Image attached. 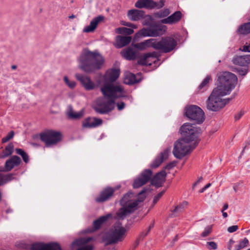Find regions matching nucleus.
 <instances>
[{
  "label": "nucleus",
  "mask_w": 250,
  "mask_h": 250,
  "mask_svg": "<svg viewBox=\"0 0 250 250\" xmlns=\"http://www.w3.org/2000/svg\"><path fill=\"white\" fill-rule=\"evenodd\" d=\"M210 79V78L209 76L206 77L205 79L203 80L202 83L199 86V89H202L204 87L206 86L208 83Z\"/></svg>",
  "instance_id": "obj_45"
},
{
  "label": "nucleus",
  "mask_w": 250,
  "mask_h": 250,
  "mask_svg": "<svg viewBox=\"0 0 250 250\" xmlns=\"http://www.w3.org/2000/svg\"><path fill=\"white\" fill-rule=\"evenodd\" d=\"M242 51L250 52V42L246 43V44L244 46Z\"/></svg>",
  "instance_id": "obj_53"
},
{
  "label": "nucleus",
  "mask_w": 250,
  "mask_h": 250,
  "mask_svg": "<svg viewBox=\"0 0 250 250\" xmlns=\"http://www.w3.org/2000/svg\"><path fill=\"white\" fill-rule=\"evenodd\" d=\"M171 148L167 147L158 155L151 164V167L156 168L158 167L164 161L166 160L170 152Z\"/></svg>",
  "instance_id": "obj_16"
},
{
  "label": "nucleus",
  "mask_w": 250,
  "mask_h": 250,
  "mask_svg": "<svg viewBox=\"0 0 250 250\" xmlns=\"http://www.w3.org/2000/svg\"><path fill=\"white\" fill-rule=\"evenodd\" d=\"M93 240L92 237H85L78 239L73 241L71 244L72 249L78 247L77 250H92L93 246L88 243Z\"/></svg>",
  "instance_id": "obj_13"
},
{
  "label": "nucleus",
  "mask_w": 250,
  "mask_h": 250,
  "mask_svg": "<svg viewBox=\"0 0 250 250\" xmlns=\"http://www.w3.org/2000/svg\"><path fill=\"white\" fill-rule=\"evenodd\" d=\"M21 162L20 158L17 156H13L8 160L5 164L4 171H10L14 167L19 166Z\"/></svg>",
  "instance_id": "obj_20"
},
{
  "label": "nucleus",
  "mask_w": 250,
  "mask_h": 250,
  "mask_svg": "<svg viewBox=\"0 0 250 250\" xmlns=\"http://www.w3.org/2000/svg\"><path fill=\"white\" fill-rule=\"evenodd\" d=\"M153 34L152 26L148 28H143L135 34L134 39L138 40L143 37H153Z\"/></svg>",
  "instance_id": "obj_29"
},
{
  "label": "nucleus",
  "mask_w": 250,
  "mask_h": 250,
  "mask_svg": "<svg viewBox=\"0 0 250 250\" xmlns=\"http://www.w3.org/2000/svg\"><path fill=\"white\" fill-rule=\"evenodd\" d=\"M41 140L43 142L46 146L51 147L56 145L62 140V135L61 132L54 130H47L40 135Z\"/></svg>",
  "instance_id": "obj_9"
},
{
  "label": "nucleus",
  "mask_w": 250,
  "mask_h": 250,
  "mask_svg": "<svg viewBox=\"0 0 250 250\" xmlns=\"http://www.w3.org/2000/svg\"><path fill=\"white\" fill-rule=\"evenodd\" d=\"M170 14V11L168 9H165L163 10H161L155 14L157 17L158 18H164L167 17Z\"/></svg>",
  "instance_id": "obj_42"
},
{
  "label": "nucleus",
  "mask_w": 250,
  "mask_h": 250,
  "mask_svg": "<svg viewBox=\"0 0 250 250\" xmlns=\"http://www.w3.org/2000/svg\"><path fill=\"white\" fill-rule=\"evenodd\" d=\"M63 80L65 84L70 89H74L76 86V83L74 81L70 80L67 76L63 77Z\"/></svg>",
  "instance_id": "obj_38"
},
{
  "label": "nucleus",
  "mask_w": 250,
  "mask_h": 250,
  "mask_svg": "<svg viewBox=\"0 0 250 250\" xmlns=\"http://www.w3.org/2000/svg\"><path fill=\"white\" fill-rule=\"evenodd\" d=\"M84 109H82L80 111H76L72 108H70L67 112L68 117L72 120H79L84 115Z\"/></svg>",
  "instance_id": "obj_30"
},
{
  "label": "nucleus",
  "mask_w": 250,
  "mask_h": 250,
  "mask_svg": "<svg viewBox=\"0 0 250 250\" xmlns=\"http://www.w3.org/2000/svg\"><path fill=\"white\" fill-rule=\"evenodd\" d=\"M114 191V190L110 188L104 189L101 193L100 196L96 198V202H103L107 200L112 195Z\"/></svg>",
  "instance_id": "obj_25"
},
{
  "label": "nucleus",
  "mask_w": 250,
  "mask_h": 250,
  "mask_svg": "<svg viewBox=\"0 0 250 250\" xmlns=\"http://www.w3.org/2000/svg\"><path fill=\"white\" fill-rule=\"evenodd\" d=\"M249 244V240L247 238H245L240 241L239 244L235 246V250H240L247 246Z\"/></svg>",
  "instance_id": "obj_39"
},
{
  "label": "nucleus",
  "mask_w": 250,
  "mask_h": 250,
  "mask_svg": "<svg viewBox=\"0 0 250 250\" xmlns=\"http://www.w3.org/2000/svg\"><path fill=\"white\" fill-rule=\"evenodd\" d=\"M232 62L234 64L246 66L250 64V55H241L235 56Z\"/></svg>",
  "instance_id": "obj_21"
},
{
  "label": "nucleus",
  "mask_w": 250,
  "mask_h": 250,
  "mask_svg": "<svg viewBox=\"0 0 250 250\" xmlns=\"http://www.w3.org/2000/svg\"><path fill=\"white\" fill-rule=\"evenodd\" d=\"M211 184L210 183L208 184L205 186L207 188H208L210 186Z\"/></svg>",
  "instance_id": "obj_62"
},
{
  "label": "nucleus",
  "mask_w": 250,
  "mask_h": 250,
  "mask_svg": "<svg viewBox=\"0 0 250 250\" xmlns=\"http://www.w3.org/2000/svg\"><path fill=\"white\" fill-rule=\"evenodd\" d=\"M14 145L10 143L6 146L2 152L0 153V158H4L11 155L13 152Z\"/></svg>",
  "instance_id": "obj_32"
},
{
  "label": "nucleus",
  "mask_w": 250,
  "mask_h": 250,
  "mask_svg": "<svg viewBox=\"0 0 250 250\" xmlns=\"http://www.w3.org/2000/svg\"><path fill=\"white\" fill-rule=\"evenodd\" d=\"M238 72L239 75H242V76H245L247 73L248 70L246 68H244L243 69H238Z\"/></svg>",
  "instance_id": "obj_54"
},
{
  "label": "nucleus",
  "mask_w": 250,
  "mask_h": 250,
  "mask_svg": "<svg viewBox=\"0 0 250 250\" xmlns=\"http://www.w3.org/2000/svg\"><path fill=\"white\" fill-rule=\"evenodd\" d=\"M181 16V13L180 11H176L167 18L162 20L161 22L165 24H173L180 20Z\"/></svg>",
  "instance_id": "obj_27"
},
{
  "label": "nucleus",
  "mask_w": 250,
  "mask_h": 250,
  "mask_svg": "<svg viewBox=\"0 0 250 250\" xmlns=\"http://www.w3.org/2000/svg\"><path fill=\"white\" fill-rule=\"evenodd\" d=\"M111 216V214H108L106 215L102 216L98 219L95 220L93 223L94 229H99L101 225L110 218Z\"/></svg>",
  "instance_id": "obj_34"
},
{
  "label": "nucleus",
  "mask_w": 250,
  "mask_h": 250,
  "mask_svg": "<svg viewBox=\"0 0 250 250\" xmlns=\"http://www.w3.org/2000/svg\"><path fill=\"white\" fill-rule=\"evenodd\" d=\"M117 105L119 110L123 109L125 107V104L123 102L118 103Z\"/></svg>",
  "instance_id": "obj_55"
},
{
  "label": "nucleus",
  "mask_w": 250,
  "mask_h": 250,
  "mask_svg": "<svg viewBox=\"0 0 250 250\" xmlns=\"http://www.w3.org/2000/svg\"><path fill=\"white\" fill-rule=\"evenodd\" d=\"M16 152L17 154L21 155L25 163H27L28 162V156L22 149L17 148L16 149Z\"/></svg>",
  "instance_id": "obj_40"
},
{
  "label": "nucleus",
  "mask_w": 250,
  "mask_h": 250,
  "mask_svg": "<svg viewBox=\"0 0 250 250\" xmlns=\"http://www.w3.org/2000/svg\"><path fill=\"white\" fill-rule=\"evenodd\" d=\"M122 56L127 60H132L136 58L137 51L135 49L133 45L127 47L121 52Z\"/></svg>",
  "instance_id": "obj_24"
},
{
  "label": "nucleus",
  "mask_w": 250,
  "mask_h": 250,
  "mask_svg": "<svg viewBox=\"0 0 250 250\" xmlns=\"http://www.w3.org/2000/svg\"><path fill=\"white\" fill-rule=\"evenodd\" d=\"M152 227H153V225H152L151 226H150V227H149V229H148L147 230V231L145 233V235H144V236H146V235L147 234V233H148V232L149 231V230L150 229H151Z\"/></svg>",
  "instance_id": "obj_61"
},
{
  "label": "nucleus",
  "mask_w": 250,
  "mask_h": 250,
  "mask_svg": "<svg viewBox=\"0 0 250 250\" xmlns=\"http://www.w3.org/2000/svg\"><path fill=\"white\" fill-rule=\"evenodd\" d=\"M185 114L188 118L194 121L197 124L202 123L205 120L203 111L196 105H191L187 106L185 108Z\"/></svg>",
  "instance_id": "obj_10"
},
{
  "label": "nucleus",
  "mask_w": 250,
  "mask_h": 250,
  "mask_svg": "<svg viewBox=\"0 0 250 250\" xmlns=\"http://www.w3.org/2000/svg\"><path fill=\"white\" fill-rule=\"evenodd\" d=\"M245 112L244 111H240L235 115V120H238L244 114Z\"/></svg>",
  "instance_id": "obj_52"
},
{
  "label": "nucleus",
  "mask_w": 250,
  "mask_h": 250,
  "mask_svg": "<svg viewBox=\"0 0 250 250\" xmlns=\"http://www.w3.org/2000/svg\"><path fill=\"white\" fill-rule=\"evenodd\" d=\"M120 23L122 25L131 27V29H132L133 30V29H137L138 28L137 25L129 22L122 21H121Z\"/></svg>",
  "instance_id": "obj_43"
},
{
  "label": "nucleus",
  "mask_w": 250,
  "mask_h": 250,
  "mask_svg": "<svg viewBox=\"0 0 250 250\" xmlns=\"http://www.w3.org/2000/svg\"><path fill=\"white\" fill-rule=\"evenodd\" d=\"M227 95L214 89L207 101V108L212 111H217L223 108L229 102V100L223 99Z\"/></svg>",
  "instance_id": "obj_5"
},
{
  "label": "nucleus",
  "mask_w": 250,
  "mask_h": 250,
  "mask_svg": "<svg viewBox=\"0 0 250 250\" xmlns=\"http://www.w3.org/2000/svg\"><path fill=\"white\" fill-rule=\"evenodd\" d=\"M239 185V184H235L233 186V188L235 192H237V188H238Z\"/></svg>",
  "instance_id": "obj_56"
},
{
  "label": "nucleus",
  "mask_w": 250,
  "mask_h": 250,
  "mask_svg": "<svg viewBox=\"0 0 250 250\" xmlns=\"http://www.w3.org/2000/svg\"><path fill=\"white\" fill-rule=\"evenodd\" d=\"M14 135V132L13 131H10L6 137H4L2 139V142L3 143H6L9 140L12 139Z\"/></svg>",
  "instance_id": "obj_44"
},
{
  "label": "nucleus",
  "mask_w": 250,
  "mask_h": 250,
  "mask_svg": "<svg viewBox=\"0 0 250 250\" xmlns=\"http://www.w3.org/2000/svg\"><path fill=\"white\" fill-rule=\"evenodd\" d=\"M78 66L84 72L90 73L102 68L104 59L97 50L91 51L84 49L78 59Z\"/></svg>",
  "instance_id": "obj_2"
},
{
  "label": "nucleus",
  "mask_w": 250,
  "mask_h": 250,
  "mask_svg": "<svg viewBox=\"0 0 250 250\" xmlns=\"http://www.w3.org/2000/svg\"><path fill=\"white\" fill-rule=\"evenodd\" d=\"M237 31L239 34L242 35L250 34V22L244 23L240 25Z\"/></svg>",
  "instance_id": "obj_33"
},
{
  "label": "nucleus",
  "mask_w": 250,
  "mask_h": 250,
  "mask_svg": "<svg viewBox=\"0 0 250 250\" xmlns=\"http://www.w3.org/2000/svg\"><path fill=\"white\" fill-rule=\"evenodd\" d=\"M176 41L172 37L163 38L158 42L155 41V49L161 50L163 52L168 53L172 51L177 46Z\"/></svg>",
  "instance_id": "obj_11"
},
{
  "label": "nucleus",
  "mask_w": 250,
  "mask_h": 250,
  "mask_svg": "<svg viewBox=\"0 0 250 250\" xmlns=\"http://www.w3.org/2000/svg\"><path fill=\"white\" fill-rule=\"evenodd\" d=\"M152 172L150 170L146 169L142 172L140 175L134 181L133 187L137 188L146 184L150 179Z\"/></svg>",
  "instance_id": "obj_14"
},
{
  "label": "nucleus",
  "mask_w": 250,
  "mask_h": 250,
  "mask_svg": "<svg viewBox=\"0 0 250 250\" xmlns=\"http://www.w3.org/2000/svg\"><path fill=\"white\" fill-rule=\"evenodd\" d=\"M152 32H153V37H158L164 34L166 30L167 27L163 25H155L152 26Z\"/></svg>",
  "instance_id": "obj_31"
},
{
  "label": "nucleus",
  "mask_w": 250,
  "mask_h": 250,
  "mask_svg": "<svg viewBox=\"0 0 250 250\" xmlns=\"http://www.w3.org/2000/svg\"><path fill=\"white\" fill-rule=\"evenodd\" d=\"M237 83V78L229 72H222L217 74V87L214 89L224 94H229Z\"/></svg>",
  "instance_id": "obj_4"
},
{
  "label": "nucleus",
  "mask_w": 250,
  "mask_h": 250,
  "mask_svg": "<svg viewBox=\"0 0 250 250\" xmlns=\"http://www.w3.org/2000/svg\"><path fill=\"white\" fill-rule=\"evenodd\" d=\"M138 82L135 76L131 73H126L124 78V83L127 84H132Z\"/></svg>",
  "instance_id": "obj_35"
},
{
  "label": "nucleus",
  "mask_w": 250,
  "mask_h": 250,
  "mask_svg": "<svg viewBox=\"0 0 250 250\" xmlns=\"http://www.w3.org/2000/svg\"><path fill=\"white\" fill-rule=\"evenodd\" d=\"M156 54L155 53L145 54L138 61V63L144 65H150L152 62H156Z\"/></svg>",
  "instance_id": "obj_19"
},
{
  "label": "nucleus",
  "mask_w": 250,
  "mask_h": 250,
  "mask_svg": "<svg viewBox=\"0 0 250 250\" xmlns=\"http://www.w3.org/2000/svg\"><path fill=\"white\" fill-rule=\"evenodd\" d=\"M167 173L164 170L158 173L152 179L151 183L156 187H161L166 180Z\"/></svg>",
  "instance_id": "obj_22"
},
{
  "label": "nucleus",
  "mask_w": 250,
  "mask_h": 250,
  "mask_svg": "<svg viewBox=\"0 0 250 250\" xmlns=\"http://www.w3.org/2000/svg\"><path fill=\"white\" fill-rule=\"evenodd\" d=\"M202 179V177H200L198 180L193 185V188H194Z\"/></svg>",
  "instance_id": "obj_58"
},
{
  "label": "nucleus",
  "mask_w": 250,
  "mask_h": 250,
  "mask_svg": "<svg viewBox=\"0 0 250 250\" xmlns=\"http://www.w3.org/2000/svg\"><path fill=\"white\" fill-rule=\"evenodd\" d=\"M155 40L154 39H150L144 42L134 44L133 46L135 48L143 50L150 47L155 48Z\"/></svg>",
  "instance_id": "obj_26"
},
{
  "label": "nucleus",
  "mask_w": 250,
  "mask_h": 250,
  "mask_svg": "<svg viewBox=\"0 0 250 250\" xmlns=\"http://www.w3.org/2000/svg\"><path fill=\"white\" fill-rule=\"evenodd\" d=\"M228 208V205L227 204H226L224 205L222 210L224 211L225 210H226Z\"/></svg>",
  "instance_id": "obj_59"
},
{
  "label": "nucleus",
  "mask_w": 250,
  "mask_h": 250,
  "mask_svg": "<svg viewBox=\"0 0 250 250\" xmlns=\"http://www.w3.org/2000/svg\"><path fill=\"white\" fill-rule=\"evenodd\" d=\"M31 250H62L58 243H53L47 244L42 243H34L32 245Z\"/></svg>",
  "instance_id": "obj_15"
},
{
  "label": "nucleus",
  "mask_w": 250,
  "mask_h": 250,
  "mask_svg": "<svg viewBox=\"0 0 250 250\" xmlns=\"http://www.w3.org/2000/svg\"><path fill=\"white\" fill-rule=\"evenodd\" d=\"M144 12L137 9L129 10L127 12L128 19L132 21H139L144 17Z\"/></svg>",
  "instance_id": "obj_23"
},
{
  "label": "nucleus",
  "mask_w": 250,
  "mask_h": 250,
  "mask_svg": "<svg viewBox=\"0 0 250 250\" xmlns=\"http://www.w3.org/2000/svg\"><path fill=\"white\" fill-rule=\"evenodd\" d=\"M102 123L103 121L100 118L88 117L83 121L82 126L84 128H93L100 125Z\"/></svg>",
  "instance_id": "obj_18"
},
{
  "label": "nucleus",
  "mask_w": 250,
  "mask_h": 250,
  "mask_svg": "<svg viewBox=\"0 0 250 250\" xmlns=\"http://www.w3.org/2000/svg\"><path fill=\"white\" fill-rule=\"evenodd\" d=\"M164 193V191H161L154 197L153 201V202L154 204H155L158 202L160 198L162 196Z\"/></svg>",
  "instance_id": "obj_49"
},
{
  "label": "nucleus",
  "mask_w": 250,
  "mask_h": 250,
  "mask_svg": "<svg viewBox=\"0 0 250 250\" xmlns=\"http://www.w3.org/2000/svg\"><path fill=\"white\" fill-rule=\"evenodd\" d=\"M188 203L187 202H184L181 204H179L176 207H175V208L172 210V212L174 214H177L181 212H182L184 208L187 206Z\"/></svg>",
  "instance_id": "obj_37"
},
{
  "label": "nucleus",
  "mask_w": 250,
  "mask_h": 250,
  "mask_svg": "<svg viewBox=\"0 0 250 250\" xmlns=\"http://www.w3.org/2000/svg\"><path fill=\"white\" fill-rule=\"evenodd\" d=\"M180 131L182 139L197 145L199 142L198 137L201 133L199 128L190 124L186 123L181 126Z\"/></svg>",
  "instance_id": "obj_7"
},
{
  "label": "nucleus",
  "mask_w": 250,
  "mask_h": 250,
  "mask_svg": "<svg viewBox=\"0 0 250 250\" xmlns=\"http://www.w3.org/2000/svg\"><path fill=\"white\" fill-rule=\"evenodd\" d=\"M211 227L208 226V227H206L205 228V230H204V231L202 232V236L203 237H206V236H208L211 232Z\"/></svg>",
  "instance_id": "obj_47"
},
{
  "label": "nucleus",
  "mask_w": 250,
  "mask_h": 250,
  "mask_svg": "<svg viewBox=\"0 0 250 250\" xmlns=\"http://www.w3.org/2000/svg\"><path fill=\"white\" fill-rule=\"evenodd\" d=\"M205 191L204 188H202V189H201L200 190H199V192L200 193H202L204 191Z\"/></svg>",
  "instance_id": "obj_64"
},
{
  "label": "nucleus",
  "mask_w": 250,
  "mask_h": 250,
  "mask_svg": "<svg viewBox=\"0 0 250 250\" xmlns=\"http://www.w3.org/2000/svg\"><path fill=\"white\" fill-rule=\"evenodd\" d=\"M145 20L142 21V24L143 25H148L149 24V21L151 20L150 16L147 15L144 17Z\"/></svg>",
  "instance_id": "obj_48"
},
{
  "label": "nucleus",
  "mask_w": 250,
  "mask_h": 250,
  "mask_svg": "<svg viewBox=\"0 0 250 250\" xmlns=\"http://www.w3.org/2000/svg\"><path fill=\"white\" fill-rule=\"evenodd\" d=\"M238 229V227L237 225H234L230 226L228 228V231L232 233L233 232L236 231Z\"/></svg>",
  "instance_id": "obj_50"
},
{
  "label": "nucleus",
  "mask_w": 250,
  "mask_h": 250,
  "mask_svg": "<svg viewBox=\"0 0 250 250\" xmlns=\"http://www.w3.org/2000/svg\"><path fill=\"white\" fill-rule=\"evenodd\" d=\"M104 17L102 16H99L94 18L90 22L89 25L84 27L83 30V33H91L95 31L99 23L103 21Z\"/></svg>",
  "instance_id": "obj_17"
},
{
  "label": "nucleus",
  "mask_w": 250,
  "mask_h": 250,
  "mask_svg": "<svg viewBox=\"0 0 250 250\" xmlns=\"http://www.w3.org/2000/svg\"><path fill=\"white\" fill-rule=\"evenodd\" d=\"M105 250H117V249L115 248V247L112 246H110Z\"/></svg>",
  "instance_id": "obj_57"
},
{
  "label": "nucleus",
  "mask_w": 250,
  "mask_h": 250,
  "mask_svg": "<svg viewBox=\"0 0 250 250\" xmlns=\"http://www.w3.org/2000/svg\"><path fill=\"white\" fill-rule=\"evenodd\" d=\"M207 246L210 250H216L217 249V244L213 241L208 242L207 243Z\"/></svg>",
  "instance_id": "obj_46"
},
{
  "label": "nucleus",
  "mask_w": 250,
  "mask_h": 250,
  "mask_svg": "<svg viewBox=\"0 0 250 250\" xmlns=\"http://www.w3.org/2000/svg\"><path fill=\"white\" fill-rule=\"evenodd\" d=\"M11 175H2L0 174V186L6 183L12 179Z\"/></svg>",
  "instance_id": "obj_41"
},
{
  "label": "nucleus",
  "mask_w": 250,
  "mask_h": 250,
  "mask_svg": "<svg viewBox=\"0 0 250 250\" xmlns=\"http://www.w3.org/2000/svg\"><path fill=\"white\" fill-rule=\"evenodd\" d=\"M197 145L185 139H181L176 141L172 151L173 155L177 159H182L194 149Z\"/></svg>",
  "instance_id": "obj_8"
},
{
  "label": "nucleus",
  "mask_w": 250,
  "mask_h": 250,
  "mask_svg": "<svg viewBox=\"0 0 250 250\" xmlns=\"http://www.w3.org/2000/svg\"><path fill=\"white\" fill-rule=\"evenodd\" d=\"M115 32L117 34H124L127 35H132L134 33L132 29L126 27H119L115 29Z\"/></svg>",
  "instance_id": "obj_36"
},
{
  "label": "nucleus",
  "mask_w": 250,
  "mask_h": 250,
  "mask_svg": "<svg viewBox=\"0 0 250 250\" xmlns=\"http://www.w3.org/2000/svg\"><path fill=\"white\" fill-rule=\"evenodd\" d=\"M176 165V162L175 161L172 162L169 164H168L166 167L165 169H171L173 167H174Z\"/></svg>",
  "instance_id": "obj_51"
},
{
  "label": "nucleus",
  "mask_w": 250,
  "mask_h": 250,
  "mask_svg": "<svg viewBox=\"0 0 250 250\" xmlns=\"http://www.w3.org/2000/svg\"><path fill=\"white\" fill-rule=\"evenodd\" d=\"M125 232V229L121 223L117 222L111 229L104 234V240L107 244L117 243L124 239Z\"/></svg>",
  "instance_id": "obj_6"
},
{
  "label": "nucleus",
  "mask_w": 250,
  "mask_h": 250,
  "mask_svg": "<svg viewBox=\"0 0 250 250\" xmlns=\"http://www.w3.org/2000/svg\"><path fill=\"white\" fill-rule=\"evenodd\" d=\"M132 38L130 36H117L116 38L115 46L118 48L123 47L128 44L131 41Z\"/></svg>",
  "instance_id": "obj_28"
},
{
  "label": "nucleus",
  "mask_w": 250,
  "mask_h": 250,
  "mask_svg": "<svg viewBox=\"0 0 250 250\" xmlns=\"http://www.w3.org/2000/svg\"><path fill=\"white\" fill-rule=\"evenodd\" d=\"M165 0H160L159 2H156L152 0H138L135 4V6L138 8H160L165 4Z\"/></svg>",
  "instance_id": "obj_12"
},
{
  "label": "nucleus",
  "mask_w": 250,
  "mask_h": 250,
  "mask_svg": "<svg viewBox=\"0 0 250 250\" xmlns=\"http://www.w3.org/2000/svg\"><path fill=\"white\" fill-rule=\"evenodd\" d=\"M119 75V69L108 70L97 81L98 84L86 75L76 73L75 77L80 82L82 86L88 91L93 90L97 87L98 84L101 85V91L104 97L98 98L95 101L94 108L97 112L104 114L114 108L116 99L125 96L123 86L119 83H114Z\"/></svg>",
  "instance_id": "obj_1"
},
{
  "label": "nucleus",
  "mask_w": 250,
  "mask_h": 250,
  "mask_svg": "<svg viewBox=\"0 0 250 250\" xmlns=\"http://www.w3.org/2000/svg\"><path fill=\"white\" fill-rule=\"evenodd\" d=\"M75 18V16H74V15H71V16H69V19H73V18Z\"/></svg>",
  "instance_id": "obj_63"
},
{
  "label": "nucleus",
  "mask_w": 250,
  "mask_h": 250,
  "mask_svg": "<svg viewBox=\"0 0 250 250\" xmlns=\"http://www.w3.org/2000/svg\"><path fill=\"white\" fill-rule=\"evenodd\" d=\"M222 212L223 216L224 218H226L228 216V214L226 212H224L223 210H222Z\"/></svg>",
  "instance_id": "obj_60"
},
{
  "label": "nucleus",
  "mask_w": 250,
  "mask_h": 250,
  "mask_svg": "<svg viewBox=\"0 0 250 250\" xmlns=\"http://www.w3.org/2000/svg\"><path fill=\"white\" fill-rule=\"evenodd\" d=\"M146 190H142L136 198L134 194L129 192L124 195L120 201V204L122 208L116 213L115 218L118 220H122L133 212L137 209V206L140 202H143L146 198L145 192Z\"/></svg>",
  "instance_id": "obj_3"
}]
</instances>
